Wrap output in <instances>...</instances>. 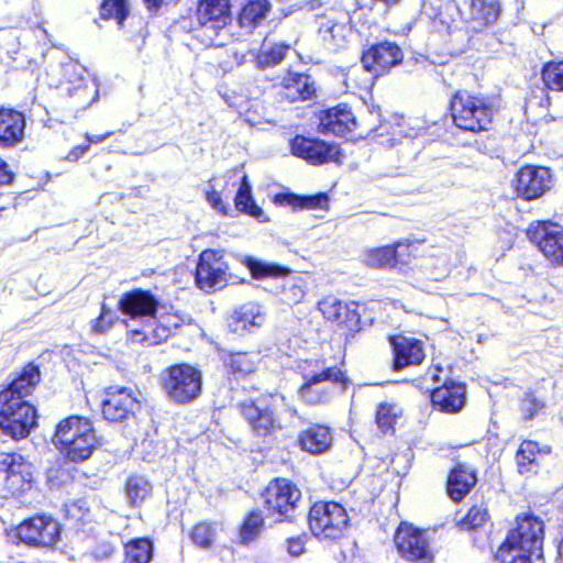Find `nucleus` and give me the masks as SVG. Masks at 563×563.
<instances>
[{
  "label": "nucleus",
  "mask_w": 563,
  "mask_h": 563,
  "mask_svg": "<svg viewBox=\"0 0 563 563\" xmlns=\"http://www.w3.org/2000/svg\"><path fill=\"white\" fill-rule=\"evenodd\" d=\"M35 365L29 363L8 388L0 391V429L13 439L25 438L35 426Z\"/></svg>",
  "instance_id": "obj_1"
},
{
  "label": "nucleus",
  "mask_w": 563,
  "mask_h": 563,
  "mask_svg": "<svg viewBox=\"0 0 563 563\" xmlns=\"http://www.w3.org/2000/svg\"><path fill=\"white\" fill-rule=\"evenodd\" d=\"M43 59V81L49 88L58 89L65 85V91L74 100V106L82 110L98 100V85L81 65L66 60L64 53L55 48L44 53Z\"/></svg>",
  "instance_id": "obj_2"
},
{
  "label": "nucleus",
  "mask_w": 563,
  "mask_h": 563,
  "mask_svg": "<svg viewBox=\"0 0 563 563\" xmlns=\"http://www.w3.org/2000/svg\"><path fill=\"white\" fill-rule=\"evenodd\" d=\"M543 522L532 516L517 519V528L511 530L499 547L495 558L500 563H544Z\"/></svg>",
  "instance_id": "obj_3"
},
{
  "label": "nucleus",
  "mask_w": 563,
  "mask_h": 563,
  "mask_svg": "<svg viewBox=\"0 0 563 563\" xmlns=\"http://www.w3.org/2000/svg\"><path fill=\"white\" fill-rule=\"evenodd\" d=\"M53 442L67 460L75 463L88 460L98 443L91 421L79 416L60 421Z\"/></svg>",
  "instance_id": "obj_4"
},
{
  "label": "nucleus",
  "mask_w": 563,
  "mask_h": 563,
  "mask_svg": "<svg viewBox=\"0 0 563 563\" xmlns=\"http://www.w3.org/2000/svg\"><path fill=\"white\" fill-rule=\"evenodd\" d=\"M451 117L454 124L464 131H487L492 124L494 109L483 97L457 91L450 102Z\"/></svg>",
  "instance_id": "obj_5"
},
{
  "label": "nucleus",
  "mask_w": 563,
  "mask_h": 563,
  "mask_svg": "<svg viewBox=\"0 0 563 563\" xmlns=\"http://www.w3.org/2000/svg\"><path fill=\"white\" fill-rule=\"evenodd\" d=\"M283 399V397L271 395L255 400H245L239 405L240 413L256 437L265 438L282 429L277 409Z\"/></svg>",
  "instance_id": "obj_6"
},
{
  "label": "nucleus",
  "mask_w": 563,
  "mask_h": 563,
  "mask_svg": "<svg viewBox=\"0 0 563 563\" xmlns=\"http://www.w3.org/2000/svg\"><path fill=\"white\" fill-rule=\"evenodd\" d=\"M308 522L314 537L335 540L344 534L349 517L345 508L338 503H316L310 508Z\"/></svg>",
  "instance_id": "obj_7"
},
{
  "label": "nucleus",
  "mask_w": 563,
  "mask_h": 563,
  "mask_svg": "<svg viewBox=\"0 0 563 563\" xmlns=\"http://www.w3.org/2000/svg\"><path fill=\"white\" fill-rule=\"evenodd\" d=\"M201 387V372L189 364L170 366L164 379V389L167 396L178 404L195 400L200 395Z\"/></svg>",
  "instance_id": "obj_8"
},
{
  "label": "nucleus",
  "mask_w": 563,
  "mask_h": 563,
  "mask_svg": "<svg viewBox=\"0 0 563 563\" xmlns=\"http://www.w3.org/2000/svg\"><path fill=\"white\" fill-rule=\"evenodd\" d=\"M527 236L553 265L563 266V227L550 222L531 223Z\"/></svg>",
  "instance_id": "obj_9"
},
{
  "label": "nucleus",
  "mask_w": 563,
  "mask_h": 563,
  "mask_svg": "<svg viewBox=\"0 0 563 563\" xmlns=\"http://www.w3.org/2000/svg\"><path fill=\"white\" fill-rule=\"evenodd\" d=\"M267 511L278 515V520H290L301 497L300 490L285 478L272 481L263 495Z\"/></svg>",
  "instance_id": "obj_10"
},
{
  "label": "nucleus",
  "mask_w": 563,
  "mask_h": 563,
  "mask_svg": "<svg viewBox=\"0 0 563 563\" xmlns=\"http://www.w3.org/2000/svg\"><path fill=\"white\" fill-rule=\"evenodd\" d=\"M229 265L223 260V251L205 250L200 253L195 282L198 288L210 292L227 285Z\"/></svg>",
  "instance_id": "obj_11"
},
{
  "label": "nucleus",
  "mask_w": 563,
  "mask_h": 563,
  "mask_svg": "<svg viewBox=\"0 0 563 563\" xmlns=\"http://www.w3.org/2000/svg\"><path fill=\"white\" fill-rule=\"evenodd\" d=\"M400 555L411 562H430L432 553L424 531L411 523L402 522L398 527L394 538Z\"/></svg>",
  "instance_id": "obj_12"
},
{
  "label": "nucleus",
  "mask_w": 563,
  "mask_h": 563,
  "mask_svg": "<svg viewBox=\"0 0 563 563\" xmlns=\"http://www.w3.org/2000/svg\"><path fill=\"white\" fill-rule=\"evenodd\" d=\"M103 418L110 422H122L134 418L140 401L126 387L111 386L101 401Z\"/></svg>",
  "instance_id": "obj_13"
},
{
  "label": "nucleus",
  "mask_w": 563,
  "mask_h": 563,
  "mask_svg": "<svg viewBox=\"0 0 563 563\" xmlns=\"http://www.w3.org/2000/svg\"><path fill=\"white\" fill-rule=\"evenodd\" d=\"M292 155L300 157L312 165H321L328 162H339L340 148L318 139H309L296 135L290 141Z\"/></svg>",
  "instance_id": "obj_14"
},
{
  "label": "nucleus",
  "mask_w": 563,
  "mask_h": 563,
  "mask_svg": "<svg viewBox=\"0 0 563 563\" xmlns=\"http://www.w3.org/2000/svg\"><path fill=\"white\" fill-rule=\"evenodd\" d=\"M552 186V175L548 167L527 165L516 175L515 190L519 197L533 200L541 197Z\"/></svg>",
  "instance_id": "obj_15"
},
{
  "label": "nucleus",
  "mask_w": 563,
  "mask_h": 563,
  "mask_svg": "<svg viewBox=\"0 0 563 563\" xmlns=\"http://www.w3.org/2000/svg\"><path fill=\"white\" fill-rule=\"evenodd\" d=\"M197 20L203 35L213 42L214 36L231 21L230 0H201Z\"/></svg>",
  "instance_id": "obj_16"
},
{
  "label": "nucleus",
  "mask_w": 563,
  "mask_h": 563,
  "mask_svg": "<svg viewBox=\"0 0 563 563\" xmlns=\"http://www.w3.org/2000/svg\"><path fill=\"white\" fill-rule=\"evenodd\" d=\"M404 54L401 48L393 42H380L372 45L362 55V64L367 71L379 76L388 71L391 67L402 62Z\"/></svg>",
  "instance_id": "obj_17"
},
{
  "label": "nucleus",
  "mask_w": 563,
  "mask_h": 563,
  "mask_svg": "<svg viewBox=\"0 0 563 563\" xmlns=\"http://www.w3.org/2000/svg\"><path fill=\"white\" fill-rule=\"evenodd\" d=\"M0 473L16 489L26 490L32 488L34 467L21 454L0 453Z\"/></svg>",
  "instance_id": "obj_18"
},
{
  "label": "nucleus",
  "mask_w": 563,
  "mask_h": 563,
  "mask_svg": "<svg viewBox=\"0 0 563 563\" xmlns=\"http://www.w3.org/2000/svg\"><path fill=\"white\" fill-rule=\"evenodd\" d=\"M305 384L300 387L301 398L309 405L323 402L328 398V393L319 388L318 385L323 382H332L342 384L343 388L347 383L344 373L336 366L323 368L319 373L305 376Z\"/></svg>",
  "instance_id": "obj_19"
},
{
  "label": "nucleus",
  "mask_w": 563,
  "mask_h": 563,
  "mask_svg": "<svg viewBox=\"0 0 563 563\" xmlns=\"http://www.w3.org/2000/svg\"><path fill=\"white\" fill-rule=\"evenodd\" d=\"M158 299L148 290L133 289L119 300V309L131 318L155 317Z\"/></svg>",
  "instance_id": "obj_20"
},
{
  "label": "nucleus",
  "mask_w": 563,
  "mask_h": 563,
  "mask_svg": "<svg viewBox=\"0 0 563 563\" xmlns=\"http://www.w3.org/2000/svg\"><path fill=\"white\" fill-rule=\"evenodd\" d=\"M389 341L394 353V369L399 371L410 365H418L424 360V352L419 340L394 335Z\"/></svg>",
  "instance_id": "obj_21"
},
{
  "label": "nucleus",
  "mask_w": 563,
  "mask_h": 563,
  "mask_svg": "<svg viewBox=\"0 0 563 563\" xmlns=\"http://www.w3.org/2000/svg\"><path fill=\"white\" fill-rule=\"evenodd\" d=\"M319 310L325 319L338 322L350 331L360 328V314L355 303L347 305L334 297H328L319 302Z\"/></svg>",
  "instance_id": "obj_22"
},
{
  "label": "nucleus",
  "mask_w": 563,
  "mask_h": 563,
  "mask_svg": "<svg viewBox=\"0 0 563 563\" xmlns=\"http://www.w3.org/2000/svg\"><path fill=\"white\" fill-rule=\"evenodd\" d=\"M466 390L465 385L446 380L442 386L437 387L431 393V401L439 410L455 413L465 405Z\"/></svg>",
  "instance_id": "obj_23"
},
{
  "label": "nucleus",
  "mask_w": 563,
  "mask_h": 563,
  "mask_svg": "<svg viewBox=\"0 0 563 563\" xmlns=\"http://www.w3.org/2000/svg\"><path fill=\"white\" fill-rule=\"evenodd\" d=\"M356 126L354 114L345 104H339L323 112L320 118L319 130L323 134L331 133L343 136Z\"/></svg>",
  "instance_id": "obj_24"
},
{
  "label": "nucleus",
  "mask_w": 563,
  "mask_h": 563,
  "mask_svg": "<svg viewBox=\"0 0 563 563\" xmlns=\"http://www.w3.org/2000/svg\"><path fill=\"white\" fill-rule=\"evenodd\" d=\"M332 433L329 427L319 423H309L298 434V445L311 454H322L332 445Z\"/></svg>",
  "instance_id": "obj_25"
},
{
  "label": "nucleus",
  "mask_w": 563,
  "mask_h": 563,
  "mask_svg": "<svg viewBox=\"0 0 563 563\" xmlns=\"http://www.w3.org/2000/svg\"><path fill=\"white\" fill-rule=\"evenodd\" d=\"M24 115L12 109L0 110V145L11 147L22 141L24 135Z\"/></svg>",
  "instance_id": "obj_26"
},
{
  "label": "nucleus",
  "mask_w": 563,
  "mask_h": 563,
  "mask_svg": "<svg viewBox=\"0 0 563 563\" xmlns=\"http://www.w3.org/2000/svg\"><path fill=\"white\" fill-rule=\"evenodd\" d=\"M314 92L313 81L307 74L289 73L283 79L278 95L289 102L308 100Z\"/></svg>",
  "instance_id": "obj_27"
},
{
  "label": "nucleus",
  "mask_w": 563,
  "mask_h": 563,
  "mask_svg": "<svg viewBox=\"0 0 563 563\" xmlns=\"http://www.w3.org/2000/svg\"><path fill=\"white\" fill-rule=\"evenodd\" d=\"M265 321V316L258 303L247 302L235 309L231 316L229 327L235 333L253 331L260 328Z\"/></svg>",
  "instance_id": "obj_28"
},
{
  "label": "nucleus",
  "mask_w": 563,
  "mask_h": 563,
  "mask_svg": "<svg viewBox=\"0 0 563 563\" xmlns=\"http://www.w3.org/2000/svg\"><path fill=\"white\" fill-rule=\"evenodd\" d=\"M240 262L250 271L252 278L275 279L277 283L290 274L291 269L279 263L256 258L254 256L243 255Z\"/></svg>",
  "instance_id": "obj_29"
},
{
  "label": "nucleus",
  "mask_w": 563,
  "mask_h": 563,
  "mask_svg": "<svg viewBox=\"0 0 563 563\" xmlns=\"http://www.w3.org/2000/svg\"><path fill=\"white\" fill-rule=\"evenodd\" d=\"M477 478L473 471L465 465L457 464L448 477L446 490L449 497L454 501L462 500L474 487Z\"/></svg>",
  "instance_id": "obj_30"
},
{
  "label": "nucleus",
  "mask_w": 563,
  "mask_h": 563,
  "mask_svg": "<svg viewBox=\"0 0 563 563\" xmlns=\"http://www.w3.org/2000/svg\"><path fill=\"white\" fill-rule=\"evenodd\" d=\"M274 202L278 206H291L294 209L324 210L328 208L329 197L324 192L309 196L282 192L274 197Z\"/></svg>",
  "instance_id": "obj_31"
},
{
  "label": "nucleus",
  "mask_w": 563,
  "mask_h": 563,
  "mask_svg": "<svg viewBox=\"0 0 563 563\" xmlns=\"http://www.w3.org/2000/svg\"><path fill=\"white\" fill-rule=\"evenodd\" d=\"M344 15L346 21L334 22L327 20L319 26V33L324 45L333 52L345 45L346 37L351 33L347 14Z\"/></svg>",
  "instance_id": "obj_32"
},
{
  "label": "nucleus",
  "mask_w": 563,
  "mask_h": 563,
  "mask_svg": "<svg viewBox=\"0 0 563 563\" xmlns=\"http://www.w3.org/2000/svg\"><path fill=\"white\" fill-rule=\"evenodd\" d=\"M275 295L286 305L299 303L306 295V285L300 276L292 275L283 277L276 285Z\"/></svg>",
  "instance_id": "obj_33"
},
{
  "label": "nucleus",
  "mask_w": 563,
  "mask_h": 563,
  "mask_svg": "<svg viewBox=\"0 0 563 563\" xmlns=\"http://www.w3.org/2000/svg\"><path fill=\"white\" fill-rule=\"evenodd\" d=\"M542 452L538 442L531 440L522 441L516 453L518 472L521 475L537 473L539 466L538 455Z\"/></svg>",
  "instance_id": "obj_34"
},
{
  "label": "nucleus",
  "mask_w": 563,
  "mask_h": 563,
  "mask_svg": "<svg viewBox=\"0 0 563 563\" xmlns=\"http://www.w3.org/2000/svg\"><path fill=\"white\" fill-rule=\"evenodd\" d=\"M223 362L232 374L246 376L256 369L260 363V354L246 352L229 353Z\"/></svg>",
  "instance_id": "obj_35"
},
{
  "label": "nucleus",
  "mask_w": 563,
  "mask_h": 563,
  "mask_svg": "<svg viewBox=\"0 0 563 563\" xmlns=\"http://www.w3.org/2000/svg\"><path fill=\"white\" fill-rule=\"evenodd\" d=\"M235 208L260 221H263V210L255 203L252 196V186L249 177L244 175L234 199Z\"/></svg>",
  "instance_id": "obj_36"
},
{
  "label": "nucleus",
  "mask_w": 563,
  "mask_h": 563,
  "mask_svg": "<svg viewBox=\"0 0 563 563\" xmlns=\"http://www.w3.org/2000/svg\"><path fill=\"white\" fill-rule=\"evenodd\" d=\"M402 243H397L395 247L384 246L368 250L364 254V263L374 268L393 267L398 263L399 249Z\"/></svg>",
  "instance_id": "obj_37"
},
{
  "label": "nucleus",
  "mask_w": 563,
  "mask_h": 563,
  "mask_svg": "<svg viewBox=\"0 0 563 563\" xmlns=\"http://www.w3.org/2000/svg\"><path fill=\"white\" fill-rule=\"evenodd\" d=\"M271 9L268 0H246L239 15L242 27L252 29L266 18Z\"/></svg>",
  "instance_id": "obj_38"
},
{
  "label": "nucleus",
  "mask_w": 563,
  "mask_h": 563,
  "mask_svg": "<svg viewBox=\"0 0 563 563\" xmlns=\"http://www.w3.org/2000/svg\"><path fill=\"white\" fill-rule=\"evenodd\" d=\"M154 545L148 538H135L125 544L126 563H150Z\"/></svg>",
  "instance_id": "obj_39"
},
{
  "label": "nucleus",
  "mask_w": 563,
  "mask_h": 563,
  "mask_svg": "<svg viewBox=\"0 0 563 563\" xmlns=\"http://www.w3.org/2000/svg\"><path fill=\"white\" fill-rule=\"evenodd\" d=\"M500 13L498 0H471L472 19L484 25L494 24Z\"/></svg>",
  "instance_id": "obj_40"
},
{
  "label": "nucleus",
  "mask_w": 563,
  "mask_h": 563,
  "mask_svg": "<svg viewBox=\"0 0 563 563\" xmlns=\"http://www.w3.org/2000/svg\"><path fill=\"white\" fill-rule=\"evenodd\" d=\"M289 49L290 46L286 44L264 43L257 54L256 63L262 69L274 67L284 60Z\"/></svg>",
  "instance_id": "obj_41"
},
{
  "label": "nucleus",
  "mask_w": 563,
  "mask_h": 563,
  "mask_svg": "<svg viewBox=\"0 0 563 563\" xmlns=\"http://www.w3.org/2000/svg\"><path fill=\"white\" fill-rule=\"evenodd\" d=\"M60 534L59 523L51 517L37 515V547L54 545Z\"/></svg>",
  "instance_id": "obj_42"
},
{
  "label": "nucleus",
  "mask_w": 563,
  "mask_h": 563,
  "mask_svg": "<svg viewBox=\"0 0 563 563\" xmlns=\"http://www.w3.org/2000/svg\"><path fill=\"white\" fill-rule=\"evenodd\" d=\"M264 527V519L260 510L251 511L244 519L240 528V539L242 544H250L255 541Z\"/></svg>",
  "instance_id": "obj_43"
},
{
  "label": "nucleus",
  "mask_w": 563,
  "mask_h": 563,
  "mask_svg": "<svg viewBox=\"0 0 563 563\" xmlns=\"http://www.w3.org/2000/svg\"><path fill=\"white\" fill-rule=\"evenodd\" d=\"M125 490L130 503L137 505L150 496L152 485L144 476L133 475L128 478Z\"/></svg>",
  "instance_id": "obj_44"
},
{
  "label": "nucleus",
  "mask_w": 563,
  "mask_h": 563,
  "mask_svg": "<svg viewBox=\"0 0 563 563\" xmlns=\"http://www.w3.org/2000/svg\"><path fill=\"white\" fill-rule=\"evenodd\" d=\"M128 15L129 8L126 0H102L100 4L101 19H115L119 26H122Z\"/></svg>",
  "instance_id": "obj_45"
},
{
  "label": "nucleus",
  "mask_w": 563,
  "mask_h": 563,
  "mask_svg": "<svg viewBox=\"0 0 563 563\" xmlns=\"http://www.w3.org/2000/svg\"><path fill=\"white\" fill-rule=\"evenodd\" d=\"M9 538L15 544H24L26 547H35V525L34 519L29 518L21 522L18 527L8 533Z\"/></svg>",
  "instance_id": "obj_46"
},
{
  "label": "nucleus",
  "mask_w": 563,
  "mask_h": 563,
  "mask_svg": "<svg viewBox=\"0 0 563 563\" xmlns=\"http://www.w3.org/2000/svg\"><path fill=\"white\" fill-rule=\"evenodd\" d=\"M542 79L549 89L563 91V60L547 63L542 68Z\"/></svg>",
  "instance_id": "obj_47"
},
{
  "label": "nucleus",
  "mask_w": 563,
  "mask_h": 563,
  "mask_svg": "<svg viewBox=\"0 0 563 563\" xmlns=\"http://www.w3.org/2000/svg\"><path fill=\"white\" fill-rule=\"evenodd\" d=\"M398 418V407L396 405L380 404L376 411V423L382 432L386 433L394 430V424Z\"/></svg>",
  "instance_id": "obj_48"
},
{
  "label": "nucleus",
  "mask_w": 563,
  "mask_h": 563,
  "mask_svg": "<svg viewBox=\"0 0 563 563\" xmlns=\"http://www.w3.org/2000/svg\"><path fill=\"white\" fill-rule=\"evenodd\" d=\"M214 530L211 525L201 522L195 526L191 531V540L200 548L208 549L212 545Z\"/></svg>",
  "instance_id": "obj_49"
},
{
  "label": "nucleus",
  "mask_w": 563,
  "mask_h": 563,
  "mask_svg": "<svg viewBox=\"0 0 563 563\" xmlns=\"http://www.w3.org/2000/svg\"><path fill=\"white\" fill-rule=\"evenodd\" d=\"M114 322V313L106 305H102L98 318L91 320V331L95 334H103L111 329Z\"/></svg>",
  "instance_id": "obj_50"
},
{
  "label": "nucleus",
  "mask_w": 563,
  "mask_h": 563,
  "mask_svg": "<svg viewBox=\"0 0 563 563\" xmlns=\"http://www.w3.org/2000/svg\"><path fill=\"white\" fill-rule=\"evenodd\" d=\"M169 329L162 327L153 330V338L148 336V333L146 331H140V330H132L131 335L132 340L134 342L144 343L147 342L151 344L159 343L163 340H166L169 336Z\"/></svg>",
  "instance_id": "obj_51"
},
{
  "label": "nucleus",
  "mask_w": 563,
  "mask_h": 563,
  "mask_svg": "<svg viewBox=\"0 0 563 563\" xmlns=\"http://www.w3.org/2000/svg\"><path fill=\"white\" fill-rule=\"evenodd\" d=\"M488 519L487 508L483 505L473 506L463 520L468 529H476L482 527Z\"/></svg>",
  "instance_id": "obj_52"
},
{
  "label": "nucleus",
  "mask_w": 563,
  "mask_h": 563,
  "mask_svg": "<svg viewBox=\"0 0 563 563\" xmlns=\"http://www.w3.org/2000/svg\"><path fill=\"white\" fill-rule=\"evenodd\" d=\"M544 405L532 394H526L520 401V411L525 420L533 419Z\"/></svg>",
  "instance_id": "obj_53"
},
{
  "label": "nucleus",
  "mask_w": 563,
  "mask_h": 563,
  "mask_svg": "<svg viewBox=\"0 0 563 563\" xmlns=\"http://www.w3.org/2000/svg\"><path fill=\"white\" fill-rule=\"evenodd\" d=\"M68 478L69 475L59 465H54L46 472V483L51 489L62 487Z\"/></svg>",
  "instance_id": "obj_54"
},
{
  "label": "nucleus",
  "mask_w": 563,
  "mask_h": 563,
  "mask_svg": "<svg viewBox=\"0 0 563 563\" xmlns=\"http://www.w3.org/2000/svg\"><path fill=\"white\" fill-rule=\"evenodd\" d=\"M208 187H209V189L206 191V199L209 202V205L214 210L221 212L222 214H227L228 213V208L223 203L221 195L211 185V180L209 181Z\"/></svg>",
  "instance_id": "obj_55"
},
{
  "label": "nucleus",
  "mask_w": 563,
  "mask_h": 563,
  "mask_svg": "<svg viewBox=\"0 0 563 563\" xmlns=\"http://www.w3.org/2000/svg\"><path fill=\"white\" fill-rule=\"evenodd\" d=\"M113 553V545L108 541H101L99 542L95 549H93V556L97 560H107L109 559Z\"/></svg>",
  "instance_id": "obj_56"
},
{
  "label": "nucleus",
  "mask_w": 563,
  "mask_h": 563,
  "mask_svg": "<svg viewBox=\"0 0 563 563\" xmlns=\"http://www.w3.org/2000/svg\"><path fill=\"white\" fill-rule=\"evenodd\" d=\"M287 549L290 555L299 556L305 550V543L300 538H290Z\"/></svg>",
  "instance_id": "obj_57"
},
{
  "label": "nucleus",
  "mask_w": 563,
  "mask_h": 563,
  "mask_svg": "<svg viewBox=\"0 0 563 563\" xmlns=\"http://www.w3.org/2000/svg\"><path fill=\"white\" fill-rule=\"evenodd\" d=\"M89 144H85V145H78V146H75L67 155V159L68 161H71V162H76L77 159H79L82 155H85L88 150H89Z\"/></svg>",
  "instance_id": "obj_58"
},
{
  "label": "nucleus",
  "mask_w": 563,
  "mask_h": 563,
  "mask_svg": "<svg viewBox=\"0 0 563 563\" xmlns=\"http://www.w3.org/2000/svg\"><path fill=\"white\" fill-rule=\"evenodd\" d=\"M13 178L8 165L0 158V186L8 185Z\"/></svg>",
  "instance_id": "obj_59"
},
{
  "label": "nucleus",
  "mask_w": 563,
  "mask_h": 563,
  "mask_svg": "<svg viewBox=\"0 0 563 563\" xmlns=\"http://www.w3.org/2000/svg\"><path fill=\"white\" fill-rule=\"evenodd\" d=\"M112 134H113L112 132H107V133L100 134V135H95V134L86 133V140H87L89 145L91 143H96L97 144V143H101V142L106 141Z\"/></svg>",
  "instance_id": "obj_60"
},
{
  "label": "nucleus",
  "mask_w": 563,
  "mask_h": 563,
  "mask_svg": "<svg viewBox=\"0 0 563 563\" xmlns=\"http://www.w3.org/2000/svg\"><path fill=\"white\" fill-rule=\"evenodd\" d=\"M164 0H144L150 10H157L161 8Z\"/></svg>",
  "instance_id": "obj_61"
},
{
  "label": "nucleus",
  "mask_w": 563,
  "mask_h": 563,
  "mask_svg": "<svg viewBox=\"0 0 563 563\" xmlns=\"http://www.w3.org/2000/svg\"><path fill=\"white\" fill-rule=\"evenodd\" d=\"M559 555H560L561 560L563 561V539L560 541V544H559Z\"/></svg>",
  "instance_id": "obj_62"
},
{
  "label": "nucleus",
  "mask_w": 563,
  "mask_h": 563,
  "mask_svg": "<svg viewBox=\"0 0 563 563\" xmlns=\"http://www.w3.org/2000/svg\"><path fill=\"white\" fill-rule=\"evenodd\" d=\"M36 375H37V382H38L40 380V369L38 368H37Z\"/></svg>",
  "instance_id": "obj_63"
}]
</instances>
